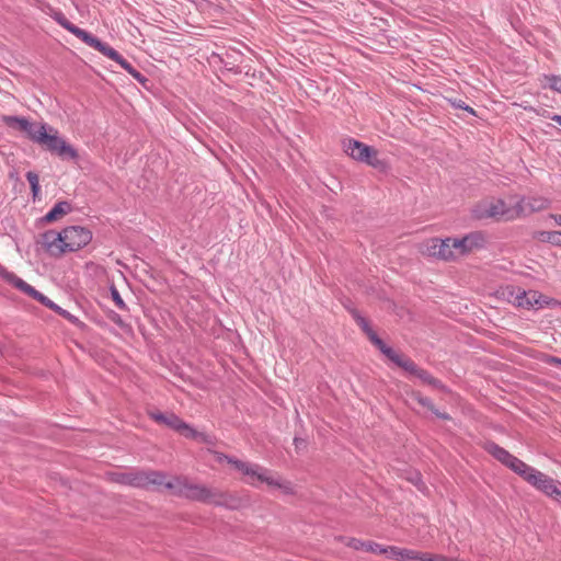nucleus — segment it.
<instances>
[{
  "mask_svg": "<svg viewBox=\"0 0 561 561\" xmlns=\"http://www.w3.org/2000/svg\"><path fill=\"white\" fill-rule=\"evenodd\" d=\"M93 239L92 231L82 226H68L60 231L48 230L41 234L39 243L50 255L59 257L78 252Z\"/></svg>",
  "mask_w": 561,
  "mask_h": 561,
  "instance_id": "obj_1",
  "label": "nucleus"
},
{
  "mask_svg": "<svg viewBox=\"0 0 561 561\" xmlns=\"http://www.w3.org/2000/svg\"><path fill=\"white\" fill-rule=\"evenodd\" d=\"M217 459L219 461L225 459L242 474V481L253 488H259L260 484L264 483L271 489L282 490L285 494L294 493L293 484L289 481L257 463L242 461L225 455H218Z\"/></svg>",
  "mask_w": 561,
  "mask_h": 561,
  "instance_id": "obj_2",
  "label": "nucleus"
},
{
  "mask_svg": "<svg viewBox=\"0 0 561 561\" xmlns=\"http://www.w3.org/2000/svg\"><path fill=\"white\" fill-rule=\"evenodd\" d=\"M499 297L506 300L517 309L522 310H541L543 308H556L561 302L538 290H526L522 287L504 286L497 290Z\"/></svg>",
  "mask_w": 561,
  "mask_h": 561,
  "instance_id": "obj_3",
  "label": "nucleus"
},
{
  "mask_svg": "<svg viewBox=\"0 0 561 561\" xmlns=\"http://www.w3.org/2000/svg\"><path fill=\"white\" fill-rule=\"evenodd\" d=\"M478 219H493L495 221H513L518 219L516 195L506 198L489 197L480 201L473 208Z\"/></svg>",
  "mask_w": 561,
  "mask_h": 561,
  "instance_id": "obj_4",
  "label": "nucleus"
},
{
  "mask_svg": "<svg viewBox=\"0 0 561 561\" xmlns=\"http://www.w3.org/2000/svg\"><path fill=\"white\" fill-rule=\"evenodd\" d=\"M172 494L184 496L190 500L199 501L206 504L220 503L216 489H210L202 484H194L184 478L174 477L167 480L161 485Z\"/></svg>",
  "mask_w": 561,
  "mask_h": 561,
  "instance_id": "obj_5",
  "label": "nucleus"
},
{
  "mask_svg": "<svg viewBox=\"0 0 561 561\" xmlns=\"http://www.w3.org/2000/svg\"><path fill=\"white\" fill-rule=\"evenodd\" d=\"M447 263H456L461 259L480 251L486 245V237L481 231H471L460 237H446Z\"/></svg>",
  "mask_w": 561,
  "mask_h": 561,
  "instance_id": "obj_6",
  "label": "nucleus"
},
{
  "mask_svg": "<svg viewBox=\"0 0 561 561\" xmlns=\"http://www.w3.org/2000/svg\"><path fill=\"white\" fill-rule=\"evenodd\" d=\"M32 140L62 159L77 160L79 158L78 151L59 136L58 130L45 124H41L37 130H34Z\"/></svg>",
  "mask_w": 561,
  "mask_h": 561,
  "instance_id": "obj_7",
  "label": "nucleus"
},
{
  "mask_svg": "<svg viewBox=\"0 0 561 561\" xmlns=\"http://www.w3.org/2000/svg\"><path fill=\"white\" fill-rule=\"evenodd\" d=\"M344 152L352 159L366 163L375 169H386V162L379 158V152L374 147L355 139H347L343 142Z\"/></svg>",
  "mask_w": 561,
  "mask_h": 561,
  "instance_id": "obj_8",
  "label": "nucleus"
},
{
  "mask_svg": "<svg viewBox=\"0 0 561 561\" xmlns=\"http://www.w3.org/2000/svg\"><path fill=\"white\" fill-rule=\"evenodd\" d=\"M150 417L159 424H163L186 438H191L201 443H209V436L203 432L194 430L190 424L183 422L173 413L164 414L161 412H150Z\"/></svg>",
  "mask_w": 561,
  "mask_h": 561,
  "instance_id": "obj_9",
  "label": "nucleus"
},
{
  "mask_svg": "<svg viewBox=\"0 0 561 561\" xmlns=\"http://www.w3.org/2000/svg\"><path fill=\"white\" fill-rule=\"evenodd\" d=\"M112 479L118 483L137 488L161 486L164 483V474L157 471L113 473Z\"/></svg>",
  "mask_w": 561,
  "mask_h": 561,
  "instance_id": "obj_10",
  "label": "nucleus"
},
{
  "mask_svg": "<svg viewBox=\"0 0 561 561\" xmlns=\"http://www.w3.org/2000/svg\"><path fill=\"white\" fill-rule=\"evenodd\" d=\"M417 252L426 257L435 261L447 263V243L446 238L432 237L423 240L416 245Z\"/></svg>",
  "mask_w": 561,
  "mask_h": 561,
  "instance_id": "obj_11",
  "label": "nucleus"
},
{
  "mask_svg": "<svg viewBox=\"0 0 561 561\" xmlns=\"http://www.w3.org/2000/svg\"><path fill=\"white\" fill-rule=\"evenodd\" d=\"M529 484L547 496L561 502V482L537 470L536 473L531 474L529 478Z\"/></svg>",
  "mask_w": 561,
  "mask_h": 561,
  "instance_id": "obj_12",
  "label": "nucleus"
},
{
  "mask_svg": "<svg viewBox=\"0 0 561 561\" xmlns=\"http://www.w3.org/2000/svg\"><path fill=\"white\" fill-rule=\"evenodd\" d=\"M549 199L543 196H518L516 195V207L518 218L531 215L549 207Z\"/></svg>",
  "mask_w": 561,
  "mask_h": 561,
  "instance_id": "obj_13",
  "label": "nucleus"
},
{
  "mask_svg": "<svg viewBox=\"0 0 561 561\" xmlns=\"http://www.w3.org/2000/svg\"><path fill=\"white\" fill-rule=\"evenodd\" d=\"M421 551L400 548L396 546L380 547L379 554H385L389 559L398 561H419Z\"/></svg>",
  "mask_w": 561,
  "mask_h": 561,
  "instance_id": "obj_14",
  "label": "nucleus"
},
{
  "mask_svg": "<svg viewBox=\"0 0 561 561\" xmlns=\"http://www.w3.org/2000/svg\"><path fill=\"white\" fill-rule=\"evenodd\" d=\"M57 22L67 31H69L71 34L80 38L82 42H84L90 47L96 49V47L100 45L101 41L93 36L92 34L88 33L87 31L76 26L75 24L70 23L65 16L57 18Z\"/></svg>",
  "mask_w": 561,
  "mask_h": 561,
  "instance_id": "obj_15",
  "label": "nucleus"
},
{
  "mask_svg": "<svg viewBox=\"0 0 561 561\" xmlns=\"http://www.w3.org/2000/svg\"><path fill=\"white\" fill-rule=\"evenodd\" d=\"M57 22L67 31H69L71 34L80 38L82 42H84L90 47L96 49V47L100 45L101 41L93 36L92 34L88 33L87 31L76 26L75 24L70 23L65 16L57 18Z\"/></svg>",
  "mask_w": 561,
  "mask_h": 561,
  "instance_id": "obj_16",
  "label": "nucleus"
},
{
  "mask_svg": "<svg viewBox=\"0 0 561 561\" xmlns=\"http://www.w3.org/2000/svg\"><path fill=\"white\" fill-rule=\"evenodd\" d=\"M339 541H342L345 543V546L354 549V550H364L366 552L379 554L381 545L375 542V541H364L358 538L354 537H336L335 538Z\"/></svg>",
  "mask_w": 561,
  "mask_h": 561,
  "instance_id": "obj_17",
  "label": "nucleus"
},
{
  "mask_svg": "<svg viewBox=\"0 0 561 561\" xmlns=\"http://www.w3.org/2000/svg\"><path fill=\"white\" fill-rule=\"evenodd\" d=\"M2 119L9 127L25 131L31 139L34 137V130L41 126V124H33L25 118L15 116H3Z\"/></svg>",
  "mask_w": 561,
  "mask_h": 561,
  "instance_id": "obj_18",
  "label": "nucleus"
},
{
  "mask_svg": "<svg viewBox=\"0 0 561 561\" xmlns=\"http://www.w3.org/2000/svg\"><path fill=\"white\" fill-rule=\"evenodd\" d=\"M99 53L104 55L105 57L116 61L118 65H121L122 68H124L129 75L135 68L126 60L124 59L114 48H112L106 43L101 42L100 45L96 47Z\"/></svg>",
  "mask_w": 561,
  "mask_h": 561,
  "instance_id": "obj_19",
  "label": "nucleus"
},
{
  "mask_svg": "<svg viewBox=\"0 0 561 561\" xmlns=\"http://www.w3.org/2000/svg\"><path fill=\"white\" fill-rule=\"evenodd\" d=\"M0 275L5 280L11 283L14 287L19 288L20 290L27 294L28 296L34 298L36 295H38V291L36 289H34L31 285L25 283L23 279L19 278L13 273L7 272L2 266H0Z\"/></svg>",
  "mask_w": 561,
  "mask_h": 561,
  "instance_id": "obj_20",
  "label": "nucleus"
},
{
  "mask_svg": "<svg viewBox=\"0 0 561 561\" xmlns=\"http://www.w3.org/2000/svg\"><path fill=\"white\" fill-rule=\"evenodd\" d=\"M72 210V206L69 202L61 201L55 204V206L45 215L44 220L46 222H55L61 220L66 215Z\"/></svg>",
  "mask_w": 561,
  "mask_h": 561,
  "instance_id": "obj_21",
  "label": "nucleus"
},
{
  "mask_svg": "<svg viewBox=\"0 0 561 561\" xmlns=\"http://www.w3.org/2000/svg\"><path fill=\"white\" fill-rule=\"evenodd\" d=\"M507 467L517 474H519L528 483L531 474H535L537 471L535 468L528 466L527 463H525L523 460L518 459L515 456L512 458Z\"/></svg>",
  "mask_w": 561,
  "mask_h": 561,
  "instance_id": "obj_22",
  "label": "nucleus"
},
{
  "mask_svg": "<svg viewBox=\"0 0 561 561\" xmlns=\"http://www.w3.org/2000/svg\"><path fill=\"white\" fill-rule=\"evenodd\" d=\"M484 448L490 455H492L495 459L501 461L506 467L510 465V461L514 457L506 449L502 448L501 446L493 442L485 443Z\"/></svg>",
  "mask_w": 561,
  "mask_h": 561,
  "instance_id": "obj_23",
  "label": "nucleus"
},
{
  "mask_svg": "<svg viewBox=\"0 0 561 561\" xmlns=\"http://www.w3.org/2000/svg\"><path fill=\"white\" fill-rule=\"evenodd\" d=\"M411 375L416 376L420 380H422L424 383L431 385L434 388L444 390L445 387L440 383L439 380L432 377L426 370L419 368L414 364V369L409 371Z\"/></svg>",
  "mask_w": 561,
  "mask_h": 561,
  "instance_id": "obj_24",
  "label": "nucleus"
},
{
  "mask_svg": "<svg viewBox=\"0 0 561 561\" xmlns=\"http://www.w3.org/2000/svg\"><path fill=\"white\" fill-rule=\"evenodd\" d=\"M217 494L219 495L220 503H213V505L227 506L230 508H236L239 504V500L234 494L228 492H221L217 490Z\"/></svg>",
  "mask_w": 561,
  "mask_h": 561,
  "instance_id": "obj_25",
  "label": "nucleus"
},
{
  "mask_svg": "<svg viewBox=\"0 0 561 561\" xmlns=\"http://www.w3.org/2000/svg\"><path fill=\"white\" fill-rule=\"evenodd\" d=\"M412 398L416 400L421 405L427 408L432 412H434L438 417H442L444 420H449V415L446 413H439L434 405L432 404L431 400L423 397L420 392H412Z\"/></svg>",
  "mask_w": 561,
  "mask_h": 561,
  "instance_id": "obj_26",
  "label": "nucleus"
},
{
  "mask_svg": "<svg viewBox=\"0 0 561 561\" xmlns=\"http://www.w3.org/2000/svg\"><path fill=\"white\" fill-rule=\"evenodd\" d=\"M391 362L408 373L414 369V362L399 352L391 357Z\"/></svg>",
  "mask_w": 561,
  "mask_h": 561,
  "instance_id": "obj_27",
  "label": "nucleus"
},
{
  "mask_svg": "<svg viewBox=\"0 0 561 561\" xmlns=\"http://www.w3.org/2000/svg\"><path fill=\"white\" fill-rule=\"evenodd\" d=\"M356 322L373 344L376 341L375 339H379L365 318L358 316L356 317Z\"/></svg>",
  "mask_w": 561,
  "mask_h": 561,
  "instance_id": "obj_28",
  "label": "nucleus"
},
{
  "mask_svg": "<svg viewBox=\"0 0 561 561\" xmlns=\"http://www.w3.org/2000/svg\"><path fill=\"white\" fill-rule=\"evenodd\" d=\"M543 80L546 81L543 84L545 88H549L558 93H561V76H545Z\"/></svg>",
  "mask_w": 561,
  "mask_h": 561,
  "instance_id": "obj_29",
  "label": "nucleus"
},
{
  "mask_svg": "<svg viewBox=\"0 0 561 561\" xmlns=\"http://www.w3.org/2000/svg\"><path fill=\"white\" fill-rule=\"evenodd\" d=\"M26 179L31 185V190H32V193H33V196L36 197L39 193V179H38V175L33 172V171H30L27 172L26 174Z\"/></svg>",
  "mask_w": 561,
  "mask_h": 561,
  "instance_id": "obj_30",
  "label": "nucleus"
},
{
  "mask_svg": "<svg viewBox=\"0 0 561 561\" xmlns=\"http://www.w3.org/2000/svg\"><path fill=\"white\" fill-rule=\"evenodd\" d=\"M419 561H456L454 558H447L443 554H433L427 552H421Z\"/></svg>",
  "mask_w": 561,
  "mask_h": 561,
  "instance_id": "obj_31",
  "label": "nucleus"
},
{
  "mask_svg": "<svg viewBox=\"0 0 561 561\" xmlns=\"http://www.w3.org/2000/svg\"><path fill=\"white\" fill-rule=\"evenodd\" d=\"M374 345L377 346L390 360L391 357L397 353L393 348L387 346L380 339H375Z\"/></svg>",
  "mask_w": 561,
  "mask_h": 561,
  "instance_id": "obj_32",
  "label": "nucleus"
},
{
  "mask_svg": "<svg viewBox=\"0 0 561 561\" xmlns=\"http://www.w3.org/2000/svg\"><path fill=\"white\" fill-rule=\"evenodd\" d=\"M111 297H112L113 301L115 302V305L119 309H122V310L126 309V304L124 302L123 298L121 297V295L115 286L111 287Z\"/></svg>",
  "mask_w": 561,
  "mask_h": 561,
  "instance_id": "obj_33",
  "label": "nucleus"
},
{
  "mask_svg": "<svg viewBox=\"0 0 561 561\" xmlns=\"http://www.w3.org/2000/svg\"><path fill=\"white\" fill-rule=\"evenodd\" d=\"M58 313L64 317L65 319H67L69 322L73 323V324H80V321L77 317H75L73 314H71L70 312H68L67 310L62 309V308H58Z\"/></svg>",
  "mask_w": 561,
  "mask_h": 561,
  "instance_id": "obj_34",
  "label": "nucleus"
},
{
  "mask_svg": "<svg viewBox=\"0 0 561 561\" xmlns=\"http://www.w3.org/2000/svg\"><path fill=\"white\" fill-rule=\"evenodd\" d=\"M548 240L553 244L561 245V231L549 232Z\"/></svg>",
  "mask_w": 561,
  "mask_h": 561,
  "instance_id": "obj_35",
  "label": "nucleus"
},
{
  "mask_svg": "<svg viewBox=\"0 0 561 561\" xmlns=\"http://www.w3.org/2000/svg\"><path fill=\"white\" fill-rule=\"evenodd\" d=\"M111 320H112L113 322H115L118 327H121L122 329H126V328H128V325H127V324L122 320V318H121L118 314H116V313H114V314L111 317Z\"/></svg>",
  "mask_w": 561,
  "mask_h": 561,
  "instance_id": "obj_36",
  "label": "nucleus"
},
{
  "mask_svg": "<svg viewBox=\"0 0 561 561\" xmlns=\"http://www.w3.org/2000/svg\"><path fill=\"white\" fill-rule=\"evenodd\" d=\"M130 76L141 83L146 81L145 77L136 69L130 72Z\"/></svg>",
  "mask_w": 561,
  "mask_h": 561,
  "instance_id": "obj_37",
  "label": "nucleus"
},
{
  "mask_svg": "<svg viewBox=\"0 0 561 561\" xmlns=\"http://www.w3.org/2000/svg\"><path fill=\"white\" fill-rule=\"evenodd\" d=\"M34 299H36V300L41 301V302H42L43 305H45L46 307H47V305H48L49 302H51V300H50V299H48L47 297H45V296H44L43 294H41V293H38V295H36V296L34 297Z\"/></svg>",
  "mask_w": 561,
  "mask_h": 561,
  "instance_id": "obj_38",
  "label": "nucleus"
},
{
  "mask_svg": "<svg viewBox=\"0 0 561 561\" xmlns=\"http://www.w3.org/2000/svg\"><path fill=\"white\" fill-rule=\"evenodd\" d=\"M454 105H456V106H458L460 108H463V110L468 111L471 114H474V110L472 107H470V106H463V105H461V103H457V104L454 103Z\"/></svg>",
  "mask_w": 561,
  "mask_h": 561,
  "instance_id": "obj_39",
  "label": "nucleus"
},
{
  "mask_svg": "<svg viewBox=\"0 0 561 561\" xmlns=\"http://www.w3.org/2000/svg\"><path fill=\"white\" fill-rule=\"evenodd\" d=\"M548 363L552 364V365H561V358H558V357H551Z\"/></svg>",
  "mask_w": 561,
  "mask_h": 561,
  "instance_id": "obj_40",
  "label": "nucleus"
},
{
  "mask_svg": "<svg viewBox=\"0 0 561 561\" xmlns=\"http://www.w3.org/2000/svg\"><path fill=\"white\" fill-rule=\"evenodd\" d=\"M551 217L559 226H561V215H552Z\"/></svg>",
  "mask_w": 561,
  "mask_h": 561,
  "instance_id": "obj_41",
  "label": "nucleus"
},
{
  "mask_svg": "<svg viewBox=\"0 0 561 561\" xmlns=\"http://www.w3.org/2000/svg\"><path fill=\"white\" fill-rule=\"evenodd\" d=\"M47 307H48V308H50V309H53V310H55L56 312H58V308H59V307H58L57 305H55L53 301H51V302H49V304L47 305Z\"/></svg>",
  "mask_w": 561,
  "mask_h": 561,
  "instance_id": "obj_42",
  "label": "nucleus"
},
{
  "mask_svg": "<svg viewBox=\"0 0 561 561\" xmlns=\"http://www.w3.org/2000/svg\"><path fill=\"white\" fill-rule=\"evenodd\" d=\"M552 121L557 122L558 124L561 125V115H553L552 116Z\"/></svg>",
  "mask_w": 561,
  "mask_h": 561,
  "instance_id": "obj_43",
  "label": "nucleus"
}]
</instances>
